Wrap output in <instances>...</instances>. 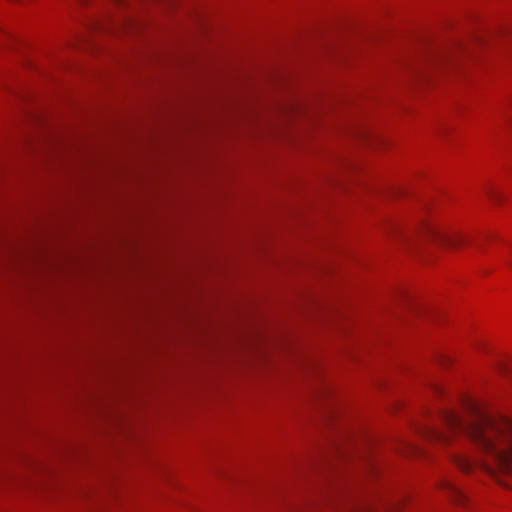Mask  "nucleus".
Wrapping results in <instances>:
<instances>
[{
	"mask_svg": "<svg viewBox=\"0 0 512 512\" xmlns=\"http://www.w3.org/2000/svg\"><path fill=\"white\" fill-rule=\"evenodd\" d=\"M421 235L449 249H458L465 242L464 236L458 231L432 224H426Z\"/></svg>",
	"mask_w": 512,
	"mask_h": 512,
	"instance_id": "nucleus-2",
	"label": "nucleus"
},
{
	"mask_svg": "<svg viewBox=\"0 0 512 512\" xmlns=\"http://www.w3.org/2000/svg\"><path fill=\"white\" fill-rule=\"evenodd\" d=\"M443 489L450 495V497L458 504H462L465 500V495L462 491L452 482L445 481L443 483Z\"/></svg>",
	"mask_w": 512,
	"mask_h": 512,
	"instance_id": "nucleus-3",
	"label": "nucleus"
},
{
	"mask_svg": "<svg viewBox=\"0 0 512 512\" xmlns=\"http://www.w3.org/2000/svg\"><path fill=\"white\" fill-rule=\"evenodd\" d=\"M504 261H505L507 264H511V263H510V259L508 258V256H507V257L505 256Z\"/></svg>",
	"mask_w": 512,
	"mask_h": 512,
	"instance_id": "nucleus-5",
	"label": "nucleus"
},
{
	"mask_svg": "<svg viewBox=\"0 0 512 512\" xmlns=\"http://www.w3.org/2000/svg\"><path fill=\"white\" fill-rule=\"evenodd\" d=\"M463 407L466 417L455 411H444L440 416V427L425 426L419 433L426 440L442 445L451 444L459 436L469 438L483 458L455 454V464L467 473L479 467L508 488L509 484L501 477L512 476V420L472 398L465 399Z\"/></svg>",
	"mask_w": 512,
	"mask_h": 512,
	"instance_id": "nucleus-1",
	"label": "nucleus"
},
{
	"mask_svg": "<svg viewBox=\"0 0 512 512\" xmlns=\"http://www.w3.org/2000/svg\"><path fill=\"white\" fill-rule=\"evenodd\" d=\"M402 236H403V238H404L405 240H407V241H408V240H410V236H407V235H402Z\"/></svg>",
	"mask_w": 512,
	"mask_h": 512,
	"instance_id": "nucleus-6",
	"label": "nucleus"
},
{
	"mask_svg": "<svg viewBox=\"0 0 512 512\" xmlns=\"http://www.w3.org/2000/svg\"><path fill=\"white\" fill-rule=\"evenodd\" d=\"M494 369L497 373L499 374H506L509 372L510 370V366L508 363H506L505 361H497L495 364H494Z\"/></svg>",
	"mask_w": 512,
	"mask_h": 512,
	"instance_id": "nucleus-4",
	"label": "nucleus"
}]
</instances>
